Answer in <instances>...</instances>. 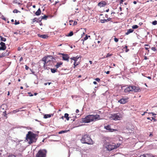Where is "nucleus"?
Segmentation results:
<instances>
[{
    "label": "nucleus",
    "mask_w": 157,
    "mask_h": 157,
    "mask_svg": "<svg viewBox=\"0 0 157 157\" xmlns=\"http://www.w3.org/2000/svg\"><path fill=\"white\" fill-rule=\"evenodd\" d=\"M100 115L98 114L89 115L86 116L85 117L82 118V123H89L93 121H95L97 120H100Z\"/></svg>",
    "instance_id": "nucleus-1"
},
{
    "label": "nucleus",
    "mask_w": 157,
    "mask_h": 157,
    "mask_svg": "<svg viewBox=\"0 0 157 157\" xmlns=\"http://www.w3.org/2000/svg\"><path fill=\"white\" fill-rule=\"evenodd\" d=\"M37 136V134L29 131L28 132V133L26 135L25 141L28 142L29 144L35 142L37 140V138H36Z\"/></svg>",
    "instance_id": "nucleus-2"
},
{
    "label": "nucleus",
    "mask_w": 157,
    "mask_h": 157,
    "mask_svg": "<svg viewBox=\"0 0 157 157\" xmlns=\"http://www.w3.org/2000/svg\"><path fill=\"white\" fill-rule=\"evenodd\" d=\"M81 141L82 144H94L90 136L87 134H85L82 136Z\"/></svg>",
    "instance_id": "nucleus-3"
},
{
    "label": "nucleus",
    "mask_w": 157,
    "mask_h": 157,
    "mask_svg": "<svg viewBox=\"0 0 157 157\" xmlns=\"http://www.w3.org/2000/svg\"><path fill=\"white\" fill-rule=\"evenodd\" d=\"M120 145L117 144V146L115 145H112L109 143H105L104 147L107 149L108 151H111L114 149L117 148V147H119Z\"/></svg>",
    "instance_id": "nucleus-4"
},
{
    "label": "nucleus",
    "mask_w": 157,
    "mask_h": 157,
    "mask_svg": "<svg viewBox=\"0 0 157 157\" xmlns=\"http://www.w3.org/2000/svg\"><path fill=\"white\" fill-rule=\"evenodd\" d=\"M47 151L45 149L40 150L36 155V157H46Z\"/></svg>",
    "instance_id": "nucleus-5"
},
{
    "label": "nucleus",
    "mask_w": 157,
    "mask_h": 157,
    "mask_svg": "<svg viewBox=\"0 0 157 157\" xmlns=\"http://www.w3.org/2000/svg\"><path fill=\"white\" fill-rule=\"evenodd\" d=\"M111 117L113 120H120L121 118V114L119 113L113 114Z\"/></svg>",
    "instance_id": "nucleus-6"
},
{
    "label": "nucleus",
    "mask_w": 157,
    "mask_h": 157,
    "mask_svg": "<svg viewBox=\"0 0 157 157\" xmlns=\"http://www.w3.org/2000/svg\"><path fill=\"white\" fill-rule=\"evenodd\" d=\"M128 98L127 97L123 98L118 101V102L121 104H124L128 102Z\"/></svg>",
    "instance_id": "nucleus-7"
},
{
    "label": "nucleus",
    "mask_w": 157,
    "mask_h": 157,
    "mask_svg": "<svg viewBox=\"0 0 157 157\" xmlns=\"http://www.w3.org/2000/svg\"><path fill=\"white\" fill-rule=\"evenodd\" d=\"M59 54L62 56V58L63 60L66 61L68 62L69 61V57L68 55L62 53H59Z\"/></svg>",
    "instance_id": "nucleus-8"
},
{
    "label": "nucleus",
    "mask_w": 157,
    "mask_h": 157,
    "mask_svg": "<svg viewBox=\"0 0 157 157\" xmlns=\"http://www.w3.org/2000/svg\"><path fill=\"white\" fill-rule=\"evenodd\" d=\"M48 58L50 59H53V56H48L47 57L45 56L42 59V61L44 62V66L45 65V64L47 63V59H48Z\"/></svg>",
    "instance_id": "nucleus-9"
},
{
    "label": "nucleus",
    "mask_w": 157,
    "mask_h": 157,
    "mask_svg": "<svg viewBox=\"0 0 157 157\" xmlns=\"http://www.w3.org/2000/svg\"><path fill=\"white\" fill-rule=\"evenodd\" d=\"M0 45L1 46L0 47V51H4L6 49V47L5 43L2 41L0 43Z\"/></svg>",
    "instance_id": "nucleus-10"
},
{
    "label": "nucleus",
    "mask_w": 157,
    "mask_h": 157,
    "mask_svg": "<svg viewBox=\"0 0 157 157\" xmlns=\"http://www.w3.org/2000/svg\"><path fill=\"white\" fill-rule=\"evenodd\" d=\"M10 52L8 50H7L5 52H3L0 55L2 58L3 57H6L9 55Z\"/></svg>",
    "instance_id": "nucleus-11"
},
{
    "label": "nucleus",
    "mask_w": 157,
    "mask_h": 157,
    "mask_svg": "<svg viewBox=\"0 0 157 157\" xmlns=\"http://www.w3.org/2000/svg\"><path fill=\"white\" fill-rule=\"evenodd\" d=\"M107 4L106 2L105 1H101L98 3V6L100 7H101L105 6Z\"/></svg>",
    "instance_id": "nucleus-12"
},
{
    "label": "nucleus",
    "mask_w": 157,
    "mask_h": 157,
    "mask_svg": "<svg viewBox=\"0 0 157 157\" xmlns=\"http://www.w3.org/2000/svg\"><path fill=\"white\" fill-rule=\"evenodd\" d=\"M132 86H129L126 87L125 89H124V92L127 93L130 91H132Z\"/></svg>",
    "instance_id": "nucleus-13"
},
{
    "label": "nucleus",
    "mask_w": 157,
    "mask_h": 157,
    "mask_svg": "<svg viewBox=\"0 0 157 157\" xmlns=\"http://www.w3.org/2000/svg\"><path fill=\"white\" fill-rule=\"evenodd\" d=\"M132 91H134V92H137L139 91L140 90L139 87L138 86H132Z\"/></svg>",
    "instance_id": "nucleus-14"
},
{
    "label": "nucleus",
    "mask_w": 157,
    "mask_h": 157,
    "mask_svg": "<svg viewBox=\"0 0 157 157\" xmlns=\"http://www.w3.org/2000/svg\"><path fill=\"white\" fill-rule=\"evenodd\" d=\"M81 57L80 56H77L76 57H72L71 58V60H73L74 62H76L79 59L81 58Z\"/></svg>",
    "instance_id": "nucleus-15"
},
{
    "label": "nucleus",
    "mask_w": 157,
    "mask_h": 157,
    "mask_svg": "<svg viewBox=\"0 0 157 157\" xmlns=\"http://www.w3.org/2000/svg\"><path fill=\"white\" fill-rule=\"evenodd\" d=\"M1 110H2L4 111H6L8 107L7 105L5 104H3L1 106Z\"/></svg>",
    "instance_id": "nucleus-16"
},
{
    "label": "nucleus",
    "mask_w": 157,
    "mask_h": 157,
    "mask_svg": "<svg viewBox=\"0 0 157 157\" xmlns=\"http://www.w3.org/2000/svg\"><path fill=\"white\" fill-rule=\"evenodd\" d=\"M38 36L43 39H46L48 37V36L46 34L41 35L39 34H38Z\"/></svg>",
    "instance_id": "nucleus-17"
},
{
    "label": "nucleus",
    "mask_w": 157,
    "mask_h": 157,
    "mask_svg": "<svg viewBox=\"0 0 157 157\" xmlns=\"http://www.w3.org/2000/svg\"><path fill=\"white\" fill-rule=\"evenodd\" d=\"M139 157H155L151 154H143V155H141Z\"/></svg>",
    "instance_id": "nucleus-18"
},
{
    "label": "nucleus",
    "mask_w": 157,
    "mask_h": 157,
    "mask_svg": "<svg viewBox=\"0 0 157 157\" xmlns=\"http://www.w3.org/2000/svg\"><path fill=\"white\" fill-rule=\"evenodd\" d=\"M112 19V18L109 17L107 19L101 20L100 22L101 23H103L105 22H107Z\"/></svg>",
    "instance_id": "nucleus-19"
},
{
    "label": "nucleus",
    "mask_w": 157,
    "mask_h": 157,
    "mask_svg": "<svg viewBox=\"0 0 157 157\" xmlns=\"http://www.w3.org/2000/svg\"><path fill=\"white\" fill-rule=\"evenodd\" d=\"M53 116V114H45L44 115V118L45 119L51 117Z\"/></svg>",
    "instance_id": "nucleus-20"
},
{
    "label": "nucleus",
    "mask_w": 157,
    "mask_h": 157,
    "mask_svg": "<svg viewBox=\"0 0 157 157\" xmlns=\"http://www.w3.org/2000/svg\"><path fill=\"white\" fill-rule=\"evenodd\" d=\"M63 62H59L57 63L56 64L55 66V67L56 69L59 68L61 67V66L62 65Z\"/></svg>",
    "instance_id": "nucleus-21"
},
{
    "label": "nucleus",
    "mask_w": 157,
    "mask_h": 157,
    "mask_svg": "<svg viewBox=\"0 0 157 157\" xmlns=\"http://www.w3.org/2000/svg\"><path fill=\"white\" fill-rule=\"evenodd\" d=\"M41 13L40 8H39L38 10L35 13V15L36 16L40 15Z\"/></svg>",
    "instance_id": "nucleus-22"
},
{
    "label": "nucleus",
    "mask_w": 157,
    "mask_h": 157,
    "mask_svg": "<svg viewBox=\"0 0 157 157\" xmlns=\"http://www.w3.org/2000/svg\"><path fill=\"white\" fill-rule=\"evenodd\" d=\"M24 108V107H22L21 108H20L17 109L16 110H13L12 111L10 112L11 113H16L18 112L19 111H20V109H22Z\"/></svg>",
    "instance_id": "nucleus-23"
},
{
    "label": "nucleus",
    "mask_w": 157,
    "mask_h": 157,
    "mask_svg": "<svg viewBox=\"0 0 157 157\" xmlns=\"http://www.w3.org/2000/svg\"><path fill=\"white\" fill-rule=\"evenodd\" d=\"M134 31V30L132 29H128L127 32L125 33L126 35H128L129 33H132Z\"/></svg>",
    "instance_id": "nucleus-24"
},
{
    "label": "nucleus",
    "mask_w": 157,
    "mask_h": 157,
    "mask_svg": "<svg viewBox=\"0 0 157 157\" xmlns=\"http://www.w3.org/2000/svg\"><path fill=\"white\" fill-rule=\"evenodd\" d=\"M64 117L65 118L67 121H68L69 118H71V117H69V114L67 113L64 114Z\"/></svg>",
    "instance_id": "nucleus-25"
},
{
    "label": "nucleus",
    "mask_w": 157,
    "mask_h": 157,
    "mask_svg": "<svg viewBox=\"0 0 157 157\" xmlns=\"http://www.w3.org/2000/svg\"><path fill=\"white\" fill-rule=\"evenodd\" d=\"M48 16L47 15H44L43 16H41V17L42 20H46L47 18H48Z\"/></svg>",
    "instance_id": "nucleus-26"
},
{
    "label": "nucleus",
    "mask_w": 157,
    "mask_h": 157,
    "mask_svg": "<svg viewBox=\"0 0 157 157\" xmlns=\"http://www.w3.org/2000/svg\"><path fill=\"white\" fill-rule=\"evenodd\" d=\"M90 37V36H87V35H86L85 37H84V39H82L81 40L82 41H84L85 40H86L88 39V37Z\"/></svg>",
    "instance_id": "nucleus-27"
},
{
    "label": "nucleus",
    "mask_w": 157,
    "mask_h": 157,
    "mask_svg": "<svg viewBox=\"0 0 157 157\" xmlns=\"http://www.w3.org/2000/svg\"><path fill=\"white\" fill-rule=\"evenodd\" d=\"M105 128L107 130L111 131V129L110 128V126L109 125H108L105 126Z\"/></svg>",
    "instance_id": "nucleus-28"
},
{
    "label": "nucleus",
    "mask_w": 157,
    "mask_h": 157,
    "mask_svg": "<svg viewBox=\"0 0 157 157\" xmlns=\"http://www.w3.org/2000/svg\"><path fill=\"white\" fill-rule=\"evenodd\" d=\"M3 114H2V116L5 117L6 118H7V114L6 113V111H4L2 112Z\"/></svg>",
    "instance_id": "nucleus-29"
},
{
    "label": "nucleus",
    "mask_w": 157,
    "mask_h": 157,
    "mask_svg": "<svg viewBox=\"0 0 157 157\" xmlns=\"http://www.w3.org/2000/svg\"><path fill=\"white\" fill-rule=\"evenodd\" d=\"M51 72L53 73H55L57 71L56 68L55 69V68H51Z\"/></svg>",
    "instance_id": "nucleus-30"
},
{
    "label": "nucleus",
    "mask_w": 157,
    "mask_h": 157,
    "mask_svg": "<svg viewBox=\"0 0 157 157\" xmlns=\"http://www.w3.org/2000/svg\"><path fill=\"white\" fill-rule=\"evenodd\" d=\"M73 35V31H71L69 33L67 34V36H71Z\"/></svg>",
    "instance_id": "nucleus-31"
},
{
    "label": "nucleus",
    "mask_w": 157,
    "mask_h": 157,
    "mask_svg": "<svg viewBox=\"0 0 157 157\" xmlns=\"http://www.w3.org/2000/svg\"><path fill=\"white\" fill-rule=\"evenodd\" d=\"M37 21H36V22H37V23H40L41 21L42 20V18L41 17H39L37 19Z\"/></svg>",
    "instance_id": "nucleus-32"
},
{
    "label": "nucleus",
    "mask_w": 157,
    "mask_h": 157,
    "mask_svg": "<svg viewBox=\"0 0 157 157\" xmlns=\"http://www.w3.org/2000/svg\"><path fill=\"white\" fill-rule=\"evenodd\" d=\"M67 132V130H62L59 132V134H60L63 133H64Z\"/></svg>",
    "instance_id": "nucleus-33"
},
{
    "label": "nucleus",
    "mask_w": 157,
    "mask_h": 157,
    "mask_svg": "<svg viewBox=\"0 0 157 157\" xmlns=\"http://www.w3.org/2000/svg\"><path fill=\"white\" fill-rule=\"evenodd\" d=\"M138 26L137 25H134L132 26V28L133 29H136L138 28Z\"/></svg>",
    "instance_id": "nucleus-34"
},
{
    "label": "nucleus",
    "mask_w": 157,
    "mask_h": 157,
    "mask_svg": "<svg viewBox=\"0 0 157 157\" xmlns=\"http://www.w3.org/2000/svg\"><path fill=\"white\" fill-rule=\"evenodd\" d=\"M0 40L2 41L5 42L6 41V39L4 37H2L0 39Z\"/></svg>",
    "instance_id": "nucleus-35"
},
{
    "label": "nucleus",
    "mask_w": 157,
    "mask_h": 157,
    "mask_svg": "<svg viewBox=\"0 0 157 157\" xmlns=\"http://www.w3.org/2000/svg\"><path fill=\"white\" fill-rule=\"evenodd\" d=\"M152 24L153 25H155L157 24V21L155 20L152 22Z\"/></svg>",
    "instance_id": "nucleus-36"
},
{
    "label": "nucleus",
    "mask_w": 157,
    "mask_h": 157,
    "mask_svg": "<svg viewBox=\"0 0 157 157\" xmlns=\"http://www.w3.org/2000/svg\"><path fill=\"white\" fill-rule=\"evenodd\" d=\"M112 55V54H110L109 53H108L107 54L106 56H105V57L107 58L109 56H111Z\"/></svg>",
    "instance_id": "nucleus-37"
},
{
    "label": "nucleus",
    "mask_w": 157,
    "mask_h": 157,
    "mask_svg": "<svg viewBox=\"0 0 157 157\" xmlns=\"http://www.w3.org/2000/svg\"><path fill=\"white\" fill-rule=\"evenodd\" d=\"M13 13H17L18 12H20L19 11H18L17 10L15 9L13 10Z\"/></svg>",
    "instance_id": "nucleus-38"
},
{
    "label": "nucleus",
    "mask_w": 157,
    "mask_h": 157,
    "mask_svg": "<svg viewBox=\"0 0 157 157\" xmlns=\"http://www.w3.org/2000/svg\"><path fill=\"white\" fill-rule=\"evenodd\" d=\"M43 67H44V69L45 70H46V69H47V70H48L50 68L49 67H46L45 66V65L44 66L43 65Z\"/></svg>",
    "instance_id": "nucleus-39"
},
{
    "label": "nucleus",
    "mask_w": 157,
    "mask_h": 157,
    "mask_svg": "<svg viewBox=\"0 0 157 157\" xmlns=\"http://www.w3.org/2000/svg\"><path fill=\"white\" fill-rule=\"evenodd\" d=\"M53 59H51V61H52V63H54V62H55V60H56V59H55V58L53 57Z\"/></svg>",
    "instance_id": "nucleus-40"
},
{
    "label": "nucleus",
    "mask_w": 157,
    "mask_h": 157,
    "mask_svg": "<svg viewBox=\"0 0 157 157\" xmlns=\"http://www.w3.org/2000/svg\"><path fill=\"white\" fill-rule=\"evenodd\" d=\"M30 70L33 74L35 76H36V74H35V72L34 71H33V70L30 68Z\"/></svg>",
    "instance_id": "nucleus-41"
},
{
    "label": "nucleus",
    "mask_w": 157,
    "mask_h": 157,
    "mask_svg": "<svg viewBox=\"0 0 157 157\" xmlns=\"http://www.w3.org/2000/svg\"><path fill=\"white\" fill-rule=\"evenodd\" d=\"M91 95L93 97H94V98L96 96V94L94 92H93V93Z\"/></svg>",
    "instance_id": "nucleus-42"
},
{
    "label": "nucleus",
    "mask_w": 157,
    "mask_h": 157,
    "mask_svg": "<svg viewBox=\"0 0 157 157\" xmlns=\"http://www.w3.org/2000/svg\"><path fill=\"white\" fill-rule=\"evenodd\" d=\"M73 64L74 66V68H75V67L78 65V64H76V62H74Z\"/></svg>",
    "instance_id": "nucleus-43"
},
{
    "label": "nucleus",
    "mask_w": 157,
    "mask_h": 157,
    "mask_svg": "<svg viewBox=\"0 0 157 157\" xmlns=\"http://www.w3.org/2000/svg\"><path fill=\"white\" fill-rule=\"evenodd\" d=\"M95 80L96 81H97V82H99L100 81V79L99 78H96L95 79Z\"/></svg>",
    "instance_id": "nucleus-44"
},
{
    "label": "nucleus",
    "mask_w": 157,
    "mask_h": 157,
    "mask_svg": "<svg viewBox=\"0 0 157 157\" xmlns=\"http://www.w3.org/2000/svg\"><path fill=\"white\" fill-rule=\"evenodd\" d=\"M36 19H37L36 18H34V19H33V23H33L35 22H36L37 20H36Z\"/></svg>",
    "instance_id": "nucleus-45"
},
{
    "label": "nucleus",
    "mask_w": 157,
    "mask_h": 157,
    "mask_svg": "<svg viewBox=\"0 0 157 157\" xmlns=\"http://www.w3.org/2000/svg\"><path fill=\"white\" fill-rule=\"evenodd\" d=\"M15 23H14V24L15 25H18L19 24H20V22H19V21L17 22V21L16 20H15Z\"/></svg>",
    "instance_id": "nucleus-46"
},
{
    "label": "nucleus",
    "mask_w": 157,
    "mask_h": 157,
    "mask_svg": "<svg viewBox=\"0 0 157 157\" xmlns=\"http://www.w3.org/2000/svg\"><path fill=\"white\" fill-rule=\"evenodd\" d=\"M151 49L154 51H156L155 48L154 47H151Z\"/></svg>",
    "instance_id": "nucleus-47"
},
{
    "label": "nucleus",
    "mask_w": 157,
    "mask_h": 157,
    "mask_svg": "<svg viewBox=\"0 0 157 157\" xmlns=\"http://www.w3.org/2000/svg\"><path fill=\"white\" fill-rule=\"evenodd\" d=\"M114 40L115 42H117L118 41V39L117 38H114Z\"/></svg>",
    "instance_id": "nucleus-48"
},
{
    "label": "nucleus",
    "mask_w": 157,
    "mask_h": 157,
    "mask_svg": "<svg viewBox=\"0 0 157 157\" xmlns=\"http://www.w3.org/2000/svg\"><path fill=\"white\" fill-rule=\"evenodd\" d=\"M1 18L3 20H5V21H6V18L4 16L2 15V17Z\"/></svg>",
    "instance_id": "nucleus-49"
},
{
    "label": "nucleus",
    "mask_w": 157,
    "mask_h": 157,
    "mask_svg": "<svg viewBox=\"0 0 157 157\" xmlns=\"http://www.w3.org/2000/svg\"><path fill=\"white\" fill-rule=\"evenodd\" d=\"M51 82H47V83H44V85H47L48 84V85H50L51 84Z\"/></svg>",
    "instance_id": "nucleus-50"
},
{
    "label": "nucleus",
    "mask_w": 157,
    "mask_h": 157,
    "mask_svg": "<svg viewBox=\"0 0 157 157\" xmlns=\"http://www.w3.org/2000/svg\"><path fill=\"white\" fill-rule=\"evenodd\" d=\"M25 69L26 70H28L29 69V67L26 65H25Z\"/></svg>",
    "instance_id": "nucleus-51"
},
{
    "label": "nucleus",
    "mask_w": 157,
    "mask_h": 157,
    "mask_svg": "<svg viewBox=\"0 0 157 157\" xmlns=\"http://www.w3.org/2000/svg\"><path fill=\"white\" fill-rule=\"evenodd\" d=\"M77 22L76 21H75L74 22L73 25H75L77 24Z\"/></svg>",
    "instance_id": "nucleus-52"
},
{
    "label": "nucleus",
    "mask_w": 157,
    "mask_h": 157,
    "mask_svg": "<svg viewBox=\"0 0 157 157\" xmlns=\"http://www.w3.org/2000/svg\"><path fill=\"white\" fill-rule=\"evenodd\" d=\"M39 122H40V124L41 125H43V124L44 123L43 122H42L41 121H39Z\"/></svg>",
    "instance_id": "nucleus-53"
},
{
    "label": "nucleus",
    "mask_w": 157,
    "mask_h": 157,
    "mask_svg": "<svg viewBox=\"0 0 157 157\" xmlns=\"http://www.w3.org/2000/svg\"><path fill=\"white\" fill-rule=\"evenodd\" d=\"M149 114H152L153 116L154 115H156V114L155 113H153V112L149 113Z\"/></svg>",
    "instance_id": "nucleus-54"
},
{
    "label": "nucleus",
    "mask_w": 157,
    "mask_h": 157,
    "mask_svg": "<svg viewBox=\"0 0 157 157\" xmlns=\"http://www.w3.org/2000/svg\"><path fill=\"white\" fill-rule=\"evenodd\" d=\"M48 59L47 62H49L51 61V59L50 58H48V59Z\"/></svg>",
    "instance_id": "nucleus-55"
},
{
    "label": "nucleus",
    "mask_w": 157,
    "mask_h": 157,
    "mask_svg": "<svg viewBox=\"0 0 157 157\" xmlns=\"http://www.w3.org/2000/svg\"><path fill=\"white\" fill-rule=\"evenodd\" d=\"M148 59V58H147V56H144V59L147 60Z\"/></svg>",
    "instance_id": "nucleus-56"
},
{
    "label": "nucleus",
    "mask_w": 157,
    "mask_h": 157,
    "mask_svg": "<svg viewBox=\"0 0 157 157\" xmlns=\"http://www.w3.org/2000/svg\"><path fill=\"white\" fill-rule=\"evenodd\" d=\"M79 112V110L78 109H77L76 110V113H77Z\"/></svg>",
    "instance_id": "nucleus-57"
},
{
    "label": "nucleus",
    "mask_w": 157,
    "mask_h": 157,
    "mask_svg": "<svg viewBox=\"0 0 157 157\" xmlns=\"http://www.w3.org/2000/svg\"><path fill=\"white\" fill-rule=\"evenodd\" d=\"M129 51V49H128L127 48L126 49L125 51V52H128Z\"/></svg>",
    "instance_id": "nucleus-58"
},
{
    "label": "nucleus",
    "mask_w": 157,
    "mask_h": 157,
    "mask_svg": "<svg viewBox=\"0 0 157 157\" xmlns=\"http://www.w3.org/2000/svg\"><path fill=\"white\" fill-rule=\"evenodd\" d=\"M107 74H109V73L110 71H107L106 72H105Z\"/></svg>",
    "instance_id": "nucleus-59"
},
{
    "label": "nucleus",
    "mask_w": 157,
    "mask_h": 157,
    "mask_svg": "<svg viewBox=\"0 0 157 157\" xmlns=\"http://www.w3.org/2000/svg\"><path fill=\"white\" fill-rule=\"evenodd\" d=\"M17 0H14L13 1V3H17Z\"/></svg>",
    "instance_id": "nucleus-60"
},
{
    "label": "nucleus",
    "mask_w": 157,
    "mask_h": 157,
    "mask_svg": "<svg viewBox=\"0 0 157 157\" xmlns=\"http://www.w3.org/2000/svg\"><path fill=\"white\" fill-rule=\"evenodd\" d=\"M28 94H30V96H33V94H31V93L29 92V93Z\"/></svg>",
    "instance_id": "nucleus-61"
},
{
    "label": "nucleus",
    "mask_w": 157,
    "mask_h": 157,
    "mask_svg": "<svg viewBox=\"0 0 157 157\" xmlns=\"http://www.w3.org/2000/svg\"><path fill=\"white\" fill-rule=\"evenodd\" d=\"M22 60H23V58L21 57L20 58V60H19V61H22Z\"/></svg>",
    "instance_id": "nucleus-62"
},
{
    "label": "nucleus",
    "mask_w": 157,
    "mask_h": 157,
    "mask_svg": "<svg viewBox=\"0 0 157 157\" xmlns=\"http://www.w3.org/2000/svg\"><path fill=\"white\" fill-rule=\"evenodd\" d=\"M8 157H15V156L13 155H10Z\"/></svg>",
    "instance_id": "nucleus-63"
},
{
    "label": "nucleus",
    "mask_w": 157,
    "mask_h": 157,
    "mask_svg": "<svg viewBox=\"0 0 157 157\" xmlns=\"http://www.w3.org/2000/svg\"><path fill=\"white\" fill-rule=\"evenodd\" d=\"M17 4L19 6H21L22 5V4L20 2H18L17 3Z\"/></svg>",
    "instance_id": "nucleus-64"
}]
</instances>
